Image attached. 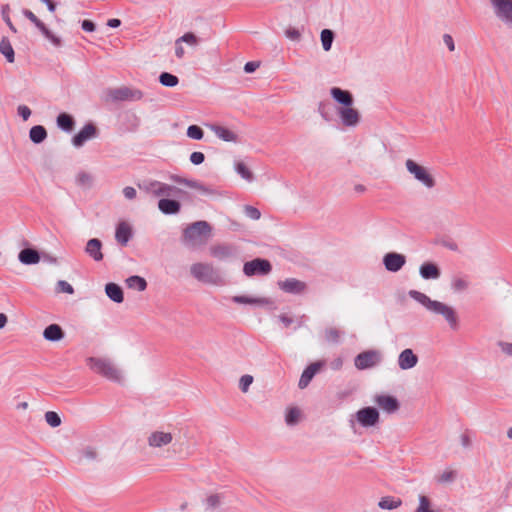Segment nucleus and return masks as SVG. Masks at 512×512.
<instances>
[{"instance_id": "obj_1", "label": "nucleus", "mask_w": 512, "mask_h": 512, "mask_svg": "<svg viewBox=\"0 0 512 512\" xmlns=\"http://www.w3.org/2000/svg\"><path fill=\"white\" fill-rule=\"evenodd\" d=\"M408 295L431 314L441 316L450 329H458L459 318L456 310L452 306L438 300H432L428 295L417 290H410Z\"/></svg>"}, {"instance_id": "obj_2", "label": "nucleus", "mask_w": 512, "mask_h": 512, "mask_svg": "<svg viewBox=\"0 0 512 512\" xmlns=\"http://www.w3.org/2000/svg\"><path fill=\"white\" fill-rule=\"evenodd\" d=\"M212 237V226L204 220L188 225L182 234V243L190 248L197 249L208 243Z\"/></svg>"}, {"instance_id": "obj_3", "label": "nucleus", "mask_w": 512, "mask_h": 512, "mask_svg": "<svg viewBox=\"0 0 512 512\" xmlns=\"http://www.w3.org/2000/svg\"><path fill=\"white\" fill-rule=\"evenodd\" d=\"M87 365L96 374L115 383H122L124 380L123 372L109 358L89 357Z\"/></svg>"}, {"instance_id": "obj_4", "label": "nucleus", "mask_w": 512, "mask_h": 512, "mask_svg": "<svg viewBox=\"0 0 512 512\" xmlns=\"http://www.w3.org/2000/svg\"><path fill=\"white\" fill-rule=\"evenodd\" d=\"M190 275L200 283L213 286H221L224 279L217 268L211 263L196 262L189 268Z\"/></svg>"}, {"instance_id": "obj_5", "label": "nucleus", "mask_w": 512, "mask_h": 512, "mask_svg": "<svg viewBox=\"0 0 512 512\" xmlns=\"http://www.w3.org/2000/svg\"><path fill=\"white\" fill-rule=\"evenodd\" d=\"M138 187L140 190L156 197H172L183 193V191L176 186L151 179L138 183Z\"/></svg>"}, {"instance_id": "obj_6", "label": "nucleus", "mask_w": 512, "mask_h": 512, "mask_svg": "<svg viewBox=\"0 0 512 512\" xmlns=\"http://www.w3.org/2000/svg\"><path fill=\"white\" fill-rule=\"evenodd\" d=\"M407 171L414 177L416 181L422 184L427 189H432L436 185V180L430 173L429 169L418 164L412 159L405 161Z\"/></svg>"}, {"instance_id": "obj_7", "label": "nucleus", "mask_w": 512, "mask_h": 512, "mask_svg": "<svg viewBox=\"0 0 512 512\" xmlns=\"http://www.w3.org/2000/svg\"><path fill=\"white\" fill-rule=\"evenodd\" d=\"M495 17L502 23L512 26V0H490Z\"/></svg>"}, {"instance_id": "obj_8", "label": "nucleus", "mask_w": 512, "mask_h": 512, "mask_svg": "<svg viewBox=\"0 0 512 512\" xmlns=\"http://www.w3.org/2000/svg\"><path fill=\"white\" fill-rule=\"evenodd\" d=\"M108 95L113 101H139L144 96L141 90L126 86L110 89Z\"/></svg>"}, {"instance_id": "obj_9", "label": "nucleus", "mask_w": 512, "mask_h": 512, "mask_svg": "<svg viewBox=\"0 0 512 512\" xmlns=\"http://www.w3.org/2000/svg\"><path fill=\"white\" fill-rule=\"evenodd\" d=\"M209 254L218 261H228L237 256L236 246L228 243H216L209 247Z\"/></svg>"}, {"instance_id": "obj_10", "label": "nucleus", "mask_w": 512, "mask_h": 512, "mask_svg": "<svg viewBox=\"0 0 512 512\" xmlns=\"http://www.w3.org/2000/svg\"><path fill=\"white\" fill-rule=\"evenodd\" d=\"M382 360L381 353L377 350H367L355 357L354 364L357 369L365 370L378 365Z\"/></svg>"}, {"instance_id": "obj_11", "label": "nucleus", "mask_w": 512, "mask_h": 512, "mask_svg": "<svg viewBox=\"0 0 512 512\" xmlns=\"http://www.w3.org/2000/svg\"><path fill=\"white\" fill-rule=\"evenodd\" d=\"M174 436L169 431L154 430L147 437V445L153 449H162L173 442Z\"/></svg>"}, {"instance_id": "obj_12", "label": "nucleus", "mask_w": 512, "mask_h": 512, "mask_svg": "<svg viewBox=\"0 0 512 512\" xmlns=\"http://www.w3.org/2000/svg\"><path fill=\"white\" fill-rule=\"evenodd\" d=\"M271 269L272 267L270 262L261 258L248 261L243 266V272L248 277L254 275H267L270 273Z\"/></svg>"}, {"instance_id": "obj_13", "label": "nucleus", "mask_w": 512, "mask_h": 512, "mask_svg": "<svg viewBox=\"0 0 512 512\" xmlns=\"http://www.w3.org/2000/svg\"><path fill=\"white\" fill-rule=\"evenodd\" d=\"M23 15L30 20L44 35L46 39H48L53 45L59 47L61 46V39L54 35L47 27L46 25L37 18V16L30 10L25 9L23 10Z\"/></svg>"}, {"instance_id": "obj_14", "label": "nucleus", "mask_w": 512, "mask_h": 512, "mask_svg": "<svg viewBox=\"0 0 512 512\" xmlns=\"http://www.w3.org/2000/svg\"><path fill=\"white\" fill-rule=\"evenodd\" d=\"M355 418L363 427H372L379 422V412L374 407H365L355 413Z\"/></svg>"}, {"instance_id": "obj_15", "label": "nucleus", "mask_w": 512, "mask_h": 512, "mask_svg": "<svg viewBox=\"0 0 512 512\" xmlns=\"http://www.w3.org/2000/svg\"><path fill=\"white\" fill-rule=\"evenodd\" d=\"M98 135V130L96 126L92 123H87L81 130L74 135L72 138V144L76 148L82 147L87 141L96 138Z\"/></svg>"}, {"instance_id": "obj_16", "label": "nucleus", "mask_w": 512, "mask_h": 512, "mask_svg": "<svg viewBox=\"0 0 512 512\" xmlns=\"http://www.w3.org/2000/svg\"><path fill=\"white\" fill-rule=\"evenodd\" d=\"M406 263V257L403 254L396 252H389L383 257V264L385 269L389 272L400 271Z\"/></svg>"}, {"instance_id": "obj_17", "label": "nucleus", "mask_w": 512, "mask_h": 512, "mask_svg": "<svg viewBox=\"0 0 512 512\" xmlns=\"http://www.w3.org/2000/svg\"><path fill=\"white\" fill-rule=\"evenodd\" d=\"M170 179L177 184L184 185L191 189L197 190L198 192H200L203 195L213 194V190L211 188L203 185L202 183H200L197 180L183 178L179 175H171Z\"/></svg>"}, {"instance_id": "obj_18", "label": "nucleus", "mask_w": 512, "mask_h": 512, "mask_svg": "<svg viewBox=\"0 0 512 512\" xmlns=\"http://www.w3.org/2000/svg\"><path fill=\"white\" fill-rule=\"evenodd\" d=\"M419 358L410 348H406L398 355L397 363L401 370L413 369L418 364Z\"/></svg>"}, {"instance_id": "obj_19", "label": "nucleus", "mask_w": 512, "mask_h": 512, "mask_svg": "<svg viewBox=\"0 0 512 512\" xmlns=\"http://www.w3.org/2000/svg\"><path fill=\"white\" fill-rule=\"evenodd\" d=\"M338 114L343 125L347 127H355L360 121L359 112L351 106L340 108Z\"/></svg>"}, {"instance_id": "obj_20", "label": "nucleus", "mask_w": 512, "mask_h": 512, "mask_svg": "<svg viewBox=\"0 0 512 512\" xmlns=\"http://www.w3.org/2000/svg\"><path fill=\"white\" fill-rule=\"evenodd\" d=\"M278 287L289 294H301L306 289V284L295 278H287L278 282Z\"/></svg>"}, {"instance_id": "obj_21", "label": "nucleus", "mask_w": 512, "mask_h": 512, "mask_svg": "<svg viewBox=\"0 0 512 512\" xmlns=\"http://www.w3.org/2000/svg\"><path fill=\"white\" fill-rule=\"evenodd\" d=\"M374 401L384 412L389 414L395 413L400 407L397 398L390 395H377Z\"/></svg>"}, {"instance_id": "obj_22", "label": "nucleus", "mask_w": 512, "mask_h": 512, "mask_svg": "<svg viewBox=\"0 0 512 512\" xmlns=\"http://www.w3.org/2000/svg\"><path fill=\"white\" fill-rule=\"evenodd\" d=\"M210 130L222 141L237 143L239 137L233 130L218 124L209 125Z\"/></svg>"}, {"instance_id": "obj_23", "label": "nucleus", "mask_w": 512, "mask_h": 512, "mask_svg": "<svg viewBox=\"0 0 512 512\" xmlns=\"http://www.w3.org/2000/svg\"><path fill=\"white\" fill-rule=\"evenodd\" d=\"M324 365V362L318 361L308 365L305 370L302 372V375L299 379L298 386L300 389L306 388L310 381L313 379L315 374L321 369Z\"/></svg>"}, {"instance_id": "obj_24", "label": "nucleus", "mask_w": 512, "mask_h": 512, "mask_svg": "<svg viewBox=\"0 0 512 512\" xmlns=\"http://www.w3.org/2000/svg\"><path fill=\"white\" fill-rule=\"evenodd\" d=\"M158 209L165 215H175L181 210V204L179 201L164 197L158 202Z\"/></svg>"}, {"instance_id": "obj_25", "label": "nucleus", "mask_w": 512, "mask_h": 512, "mask_svg": "<svg viewBox=\"0 0 512 512\" xmlns=\"http://www.w3.org/2000/svg\"><path fill=\"white\" fill-rule=\"evenodd\" d=\"M419 274L424 280H437L441 276V271L435 263L424 262L419 268Z\"/></svg>"}, {"instance_id": "obj_26", "label": "nucleus", "mask_w": 512, "mask_h": 512, "mask_svg": "<svg viewBox=\"0 0 512 512\" xmlns=\"http://www.w3.org/2000/svg\"><path fill=\"white\" fill-rule=\"evenodd\" d=\"M132 237V228L127 222H120L116 227L115 239L122 246H126Z\"/></svg>"}, {"instance_id": "obj_27", "label": "nucleus", "mask_w": 512, "mask_h": 512, "mask_svg": "<svg viewBox=\"0 0 512 512\" xmlns=\"http://www.w3.org/2000/svg\"><path fill=\"white\" fill-rule=\"evenodd\" d=\"M330 94L336 102L342 104L344 107L352 106L353 104V96L347 90H343L338 87H333L330 89Z\"/></svg>"}, {"instance_id": "obj_28", "label": "nucleus", "mask_w": 512, "mask_h": 512, "mask_svg": "<svg viewBox=\"0 0 512 512\" xmlns=\"http://www.w3.org/2000/svg\"><path fill=\"white\" fill-rule=\"evenodd\" d=\"M101 249H102L101 241L97 238H92V239L88 240L86 247H85V252L93 260L101 261L103 259V254H102Z\"/></svg>"}, {"instance_id": "obj_29", "label": "nucleus", "mask_w": 512, "mask_h": 512, "mask_svg": "<svg viewBox=\"0 0 512 512\" xmlns=\"http://www.w3.org/2000/svg\"><path fill=\"white\" fill-rule=\"evenodd\" d=\"M43 337L48 341L56 342L64 338V332L58 324H51L44 329Z\"/></svg>"}, {"instance_id": "obj_30", "label": "nucleus", "mask_w": 512, "mask_h": 512, "mask_svg": "<svg viewBox=\"0 0 512 512\" xmlns=\"http://www.w3.org/2000/svg\"><path fill=\"white\" fill-rule=\"evenodd\" d=\"M18 258L21 263L26 265L36 264L40 260L39 253L31 248H26L20 251Z\"/></svg>"}, {"instance_id": "obj_31", "label": "nucleus", "mask_w": 512, "mask_h": 512, "mask_svg": "<svg viewBox=\"0 0 512 512\" xmlns=\"http://www.w3.org/2000/svg\"><path fill=\"white\" fill-rule=\"evenodd\" d=\"M105 293L115 303H122L124 300L122 288L115 283L106 284Z\"/></svg>"}, {"instance_id": "obj_32", "label": "nucleus", "mask_w": 512, "mask_h": 512, "mask_svg": "<svg viewBox=\"0 0 512 512\" xmlns=\"http://www.w3.org/2000/svg\"><path fill=\"white\" fill-rule=\"evenodd\" d=\"M402 505V500L397 497L385 496L378 502V507L383 510H395Z\"/></svg>"}, {"instance_id": "obj_33", "label": "nucleus", "mask_w": 512, "mask_h": 512, "mask_svg": "<svg viewBox=\"0 0 512 512\" xmlns=\"http://www.w3.org/2000/svg\"><path fill=\"white\" fill-rule=\"evenodd\" d=\"M232 301L237 304L265 305L269 301L266 298H256L245 295H237L232 297Z\"/></svg>"}, {"instance_id": "obj_34", "label": "nucleus", "mask_w": 512, "mask_h": 512, "mask_svg": "<svg viewBox=\"0 0 512 512\" xmlns=\"http://www.w3.org/2000/svg\"><path fill=\"white\" fill-rule=\"evenodd\" d=\"M0 53L6 58L9 63L15 61L14 49L8 38L3 37L0 41Z\"/></svg>"}, {"instance_id": "obj_35", "label": "nucleus", "mask_w": 512, "mask_h": 512, "mask_svg": "<svg viewBox=\"0 0 512 512\" xmlns=\"http://www.w3.org/2000/svg\"><path fill=\"white\" fill-rule=\"evenodd\" d=\"M29 137L32 142H34L35 144H39L46 139L47 131L43 126L36 125L30 129Z\"/></svg>"}, {"instance_id": "obj_36", "label": "nucleus", "mask_w": 512, "mask_h": 512, "mask_svg": "<svg viewBox=\"0 0 512 512\" xmlns=\"http://www.w3.org/2000/svg\"><path fill=\"white\" fill-rule=\"evenodd\" d=\"M57 125L64 131H71L74 126V119L67 113H61L57 117Z\"/></svg>"}, {"instance_id": "obj_37", "label": "nucleus", "mask_w": 512, "mask_h": 512, "mask_svg": "<svg viewBox=\"0 0 512 512\" xmlns=\"http://www.w3.org/2000/svg\"><path fill=\"white\" fill-rule=\"evenodd\" d=\"M126 284L129 288L136 289L138 291H144L147 287V282L144 278L134 275L126 279Z\"/></svg>"}, {"instance_id": "obj_38", "label": "nucleus", "mask_w": 512, "mask_h": 512, "mask_svg": "<svg viewBox=\"0 0 512 512\" xmlns=\"http://www.w3.org/2000/svg\"><path fill=\"white\" fill-rule=\"evenodd\" d=\"M470 283L466 277H454L451 281V289L456 292H464L468 289Z\"/></svg>"}, {"instance_id": "obj_39", "label": "nucleus", "mask_w": 512, "mask_h": 512, "mask_svg": "<svg viewBox=\"0 0 512 512\" xmlns=\"http://www.w3.org/2000/svg\"><path fill=\"white\" fill-rule=\"evenodd\" d=\"M301 411L297 407L289 408L285 415V422L288 426H294L299 422Z\"/></svg>"}, {"instance_id": "obj_40", "label": "nucleus", "mask_w": 512, "mask_h": 512, "mask_svg": "<svg viewBox=\"0 0 512 512\" xmlns=\"http://www.w3.org/2000/svg\"><path fill=\"white\" fill-rule=\"evenodd\" d=\"M321 43L324 51H329L332 47V43L334 40V33L330 29H323L321 31Z\"/></svg>"}, {"instance_id": "obj_41", "label": "nucleus", "mask_w": 512, "mask_h": 512, "mask_svg": "<svg viewBox=\"0 0 512 512\" xmlns=\"http://www.w3.org/2000/svg\"><path fill=\"white\" fill-rule=\"evenodd\" d=\"M159 82L166 87H175L179 83V79L171 73L163 72L159 76Z\"/></svg>"}, {"instance_id": "obj_42", "label": "nucleus", "mask_w": 512, "mask_h": 512, "mask_svg": "<svg viewBox=\"0 0 512 512\" xmlns=\"http://www.w3.org/2000/svg\"><path fill=\"white\" fill-rule=\"evenodd\" d=\"M418 501L419 504L415 512H434V510L432 509L431 501L427 496L419 495Z\"/></svg>"}, {"instance_id": "obj_43", "label": "nucleus", "mask_w": 512, "mask_h": 512, "mask_svg": "<svg viewBox=\"0 0 512 512\" xmlns=\"http://www.w3.org/2000/svg\"><path fill=\"white\" fill-rule=\"evenodd\" d=\"M236 172L246 181L253 180V174L243 162H237L235 165Z\"/></svg>"}, {"instance_id": "obj_44", "label": "nucleus", "mask_w": 512, "mask_h": 512, "mask_svg": "<svg viewBox=\"0 0 512 512\" xmlns=\"http://www.w3.org/2000/svg\"><path fill=\"white\" fill-rule=\"evenodd\" d=\"M341 332L336 328H328L325 330V339L330 343H339Z\"/></svg>"}, {"instance_id": "obj_45", "label": "nucleus", "mask_w": 512, "mask_h": 512, "mask_svg": "<svg viewBox=\"0 0 512 512\" xmlns=\"http://www.w3.org/2000/svg\"><path fill=\"white\" fill-rule=\"evenodd\" d=\"M187 136L194 140H201L204 136V132L199 126L190 125L187 129Z\"/></svg>"}, {"instance_id": "obj_46", "label": "nucleus", "mask_w": 512, "mask_h": 512, "mask_svg": "<svg viewBox=\"0 0 512 512\" xmlns=\"http://www.w3.org/2000/svg\"><path fill=\"white\" fill-rule=\"evenodd\" d=\"M45 420L53 428L58 427L61 424L60 416L56 412H54V411L46 412L45 413Z\"/></svg>"}, {"instance_id": "obj_47", "label": "nucleus", "mask_w": 512, "mask_h": 512, "mask_svg": "<svg viewBox=\"0 0 512 512\" xmlns=\"http://www.w3.org/2000/svg\"><path fill=\"white\" fill-rule=\"evenodd\" d=\"M178 42H181V43L184 42L188 45L196 46L198 44L199 40L194 33L188 32V33H185L180 38H178Z\"/></svg>"}, {"instance_id": "obj_48", "label": "nucleus", "mask_w": 512, "mask_h": 512, "mask_svg": "<svg viewBox=\"0 0 512 512\" xmlns=\"http://www.w3.org/2000/svg\"><path fill=\"white\" fill-rule=\"evenodd\" d=\"M253 383V377L251 375H243L239 380V388L242 392L246 393L249 390L250 385Z\"/></svg>"}, {"instance_id": "obj_49", "label": "nucleus", "mask_w": 512, "mask_h": 512, "mask_svg": "<svg viewBox=\"0 0 512 512\" xmlns=\"http://www.w3.org/2000/svg\"><path fill=\"white\" fill-rule=\"evenodd\" d=\"M329 109H330L329 102L322 101L318 105V112L320 113V115L322 116V118L325 121H330V119H331L330 115H329Z\"/></svg>"}, {"instance_id": "obj_50", "label": "nucleus", "mask_w": 512, "mask_h": 512, "mask_svg": "<svg viewBox=\"0 0 512 512\" xmlns=\"http://www.w3.org/2000/svg\"><path fill=\"white\" fill-rule=\"evenodd\" d=\"M456 477V472L453 470H446L441 475L438 476V482L440 483H449L454 481Z\"/></svg>"}, {"instance_id": "obj_51", "label": "nucleus", "mask_w": 512, "mask_h": 512, "mask_svg": "<svg viewBox=\"0 0 512 512\" xmlns=\"http://www.w3.org/2000/svg\"><path fill=\"white\" fill-rule=\"evenodd\" d=\"M220 502H221V497L218 494H212L206 498V505L208 508H211V509H214L217 506H219Z\"/></svg>"}, {"instance_id": "obj_52", "label": "nucleus", "mask_w": 512, "mask_h": 512, "mask_svg": "<svg viewBox=\"0 0 512 512\" xmlns=\"http://www.w3.org/2000/svg\"><path fill=\"white\" fill-rule=\"evenodd\" d=\"M245 215L253 220H258L261 216L260 211L253 206H245Z\"/></svg>"}, {"instance_id": "obj_53", "label": "nucleus", "mask_w": 512, "mask_h": 512, "mask_svg": "<svg viewBox=\"0 0 512 512\" xmlns=\"http://www.w3.org/2000/svg\"><path fill=\"white\" fill-rule=\"evenodd\" d=\"M497 345L502 353H504L507 356H512V343L506 341H499Z\"/></svg>"}, {"instance_id": "obj_54", "label": "nucleus", "mask_w": 512, "mask_h": 512, "mask_svg": "<svg viewBox=\"0 0 512 512\" xmlns=\"http://www.w3.org/2000/svg\"><path fill=\"white\" fill-rule=\"evenodd\" d=\"M57 287L60 292H64V293H68V294L74 293V289H73L72 285H70L67 281H64V280L58 281Z\"/></svg>"}, {"instance_id": "obj_55", "label": "nucleus", "mask_w": 512, "mask_h": 512, "mask_svg": "<svg viewBox=\"0 0 512 512\" xmlns=\"http://www.w3.org/2000/svg\"><path fill=\"white\" fill-rule=\"evenodd\" d=\"M18 115L22 117L24 121L28 120L31 116V110L26 105H19L17 108Z\"/></svg>"}, {"instance_id": "obj_56", "label": "nucleus", "mask_w": 512, "mask_h": 512, "mask_svg": "<svg viewBox=\"0 0 512 512\" xmlns=\"http://www.w3.org/2000/svg\"><path fill=\"white\" fill-rule=\"evenodd\" d=\"M204 160H205V156L202 152H193L190 155V161L194 165H200L204 162Z\"/></svg>"}, {"instance_id": "obj_57", "label": "nucleus", "mask_w": 512, "mask_h": 512, "mask_svg": "<svg viewBox=\"0 0 512 512\" xmlns=\"http://www.w3.org/2000/svg\"><path fill=\"white\" fill-rule=\"evenodd\" d=\"M285 35L287 38H289L290 40H293V41H299L300 37H301L299 30H297L295 28H288L285 31Z\"/></svg>"}, {"instance_id": "obj_58", "label": "nucleus", "mask_w": 512, "mask_h": 512, "mask_svg": "<svg viewBox=\"0 0 512 512\" xmlns=\"http://www.w3.org/2000/svg\"><path fill=\"white\" fill-rule=\"evenodd\" d=\"M10 5L9 4H2L1 7H0V12H1V16H2V19L3 21L6 23V22H9L11 19H10Z\"/></svg>"}, {"instance_id": "obj_59", "label": "nucleus", "mask_w": 512, "mask_h": 512, "mask_svg": "<svg viewBox=\"0 0 512 512\" xmlns=\"http://www.w3.org/2000/svg\"><path fill=\"white\" fill-rule=\"evenodd\" d=\"M443 42L447 46L450 52H453L455 50V43L453 40V37L450 34H444L443 35Z\"/></svg>"}, {"instance_id": "obj_60", "label": "nucleus", "mask_w": 512, "mask_h": 512, "mask_svg": "<svg viewBox=\"0 0 512 512\" xmlns=\"http://www.w3.org/2000/svg\"><path fill=\"white\" fill-rule=\"evenodd\" d=\"M123 195L126 199L132 200L136 197L137 192L133 187L127 186L123 189Z\"/></svg>"}, {"instance_id": "obj_61", "label": "nucleus", "mask_w": 512, "mask_h": 512, "mask_svg": "<svg viewBox=\"0 0 512 512\" xmlns=\"http://www.w3.org/2000/svg\"><path fill=\"white\" fill-rule=\"evenodd\" d=\"M259 67V63L255 61L247 62L244 66V71L246 73H252Z\"/></svg>"}, {"instance_id": "obj_62", "label": "nucleus", "mask_w": 512, "mask_h": 512, "mask_svg": "<svg viewBox=\"0 0 512 512\" xmlns=\"http://www.w3.org/2000/svg\"><path fill=\"white\" fill-rule=\"evenodd\" d=\"M81 27L86 32H93L95 30V24L90 20L82 21Z\"/></svg>"}, {"instance_id": "obj_63", "label": "nucleus", "mask_w": 512, "mask_h": 512, "mask_svg": "<svg viewBox=\"0 0 512 512\" xmlns=\"http://www.w3.org/2000/svg\"><path fill=\"white\" fill-rule=\"evenodd\" d=\"M184 54H185L184 48L182 47L181 42H178V39H177L175 42V55L177 56V58L181 59V58H183Z\"/></svg>"}, {"instance_id": "obj_64", "label": "nucleus", "mask_w": 512, "mask_h": 512, "mask_svg": "<svg viewBox=\"0 0 512 512\" xmlns=\"http://www.w3.org/2000/svg\"><path fill=\"white\" fill-rule=\"evenodd\" d=\"M278 318L284 324L285 327H288L293 323V319L286 314H281L278 316Z\"/></svg>"}]
</instances>
